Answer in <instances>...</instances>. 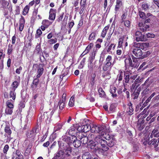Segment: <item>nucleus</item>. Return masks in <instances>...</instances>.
<instances>
[{"instance_id": "nucleus-26", "label": "nucleus", "mask_w": 159, "mask_h": 159, "mask_svg": "<svg viewBox=\"0 0 159 159\" xmlns=\"http://www.w3.org/2000/svg\"><path fill=\"white\" fill-rule=\"evenodd\" d=\"M82 159H91V156L88 152H85L82 155Z\"/></svg>"}, {"instance_id": "nucleus-21", "label": "nucleus", "mask_w": 159, "mask_h": 159, "mask_svg": "<svg viewBox=\"0 0 159 159\" xmlns=\"http://www.w3.org/2000/svg\"><path fill=\"white\" fill-rule=\"evenodd\" d=\"M65 102V99L63 98L62 100H61L58 102V105L59 106V108L60 110L63 109L64 107Z\"/></svg>"}, {"instance_id": "nucleus-15", "label": "nucleus", "mask_w": 159, "mask_h": 159, "mask_svg": "<svg viewBox=\"0 0 159 159\" xmlns=\"http://www.w3.org/2000/svg\"><path fill=\"white\" fill-rule=\"evenodd\" d=\"M139 16L140 18L143 19H145L147 18H148L149 17H152L153 16L150 13H148L147 14V16L146 15L145 13L142 11H139Z\"/></svg>"}, {"instance_id": "nucleus-31", "label": "nucleus", "mask_w": 159, "mask_h": 159, "mask_svg": "<svg viewBox=\"0 0 159 159\" xmlns=\"http://www.w3.org/2000/svg\"><path fill=\"white\" fill-rule=\"evenodd\" d=\"M4 131L5 133L9 136L11 133V131L8 125H6Z\"/></svg>"}, {"instance_id": "nucleus-5", "label": "nucleus", "mask_w": 159, "mask_h": 159, "mask_svg": "<svg viewBox=\"0 0 159 159\" xmlns=\"http://www.w3.org/2000/svg\"><path fill=\"white\" fill-rule=\"evenodd\" d=\"M105 129V126H102L100 125H93V126L91 127V133H102L104 131Z\"/></svg>"}, {"instance_id": "nucleus-35", "label": "nucleus", "mask_w": 159, "mask_h": 159, "mask_svg": "<svg viewBox=\"0 0 159 159\" xmlns=\"http://www.w3.org/2000/svg\"><path fill=\"white\" fill-rule=\"evenodd\" d=\"M126 37V36H123L122 37L120 38L119 39L118 46L119 47H121L124 41V39Z\"/></svg>"}, {"instance_id": "nucleus-62", "label": "nucleus", "mask_w": 159, "mask_h": 159, "mask_svg": "<svg viewBox=\"0 0 159 159\" xmlns=\"http://www.w3.org/2000/svg\"><path fill=\"white\" fill-rule=\"evenodd\" d=\"M21 154V153L18 150H17L16 151V153L13 154V157H14L15 158L16 157V156H17L20 155Z\"/></svg>"}, {"instance_id": "nucleus-9", "label": "nucleus", "mask_w": 159, "mask_h": 159, "mask_svg": "<svg viewBox=\"0 0 159 159\" xmlns=\"http://www.w3.org/2000/svg\"><path fill=\"white\" fill-rule=\"evenodd\" d=\"M150 137L151 139H150V137H149L148 139V144L149 145H152L155 148H156L158 146V143L159 140L158 142H157V139H152V135H151Z\"/></svg>"}, {"instance_id": "nucleus-6", "label": "nucleus", "mask_w": 159, "mask_h": 159, "mask_svg": "<svg viewBox=\"0 0 159 159\" xmlns=\"http://www.w3.org/2000/svg\"><path fill=\"white\" fill-rule=\"evenodd\" d=\"M76 136L78 138L80 139V142L82 144H85L88 143L89 140L87 136L83 134L82 132H77L76 134Z\"/></svg>"}, {"instance_id": "nucleus-2", "label": "nucleus", "mask_w": 159, "mask_h": 159, "mask_svg": "<svg viewBox=\"0 0 159 159\" xmlns=\"http://www.w3.org/2000/svg\"><path fill=\"white\" fill-rule=\"evenodd\" d=\"M95 141L102 146V151H107L109 149V148L107 145V141L103 139L102 135L97 136L95 139Z\"/></svg>"}, {"instance_id": "nucleus-8", "label": "nucleus", "mask_w": 159, "mask_h": 159, "mask_svg": "<svg viewBox=\"0 0 159 159\" xmlns=\"http://www.w3.org/2000/svg\"><path fill=\"white\" fill-rule=\"evenodd\" d=\"M135 37L136 40L138 42L139 41H146L147 39L144 34H142L140 32L137 31L136 32L135 34Z\"/></svg>"}, {"instance_id": "nucleus-47", "label": "nucleus", "mask_w": 159, "mask_h": 159, "mask_svg": "<svg viewBox=\"0 0 159 159\" xmlns=\"http://www.w3.org/2000/svg\"><path fill=\"white\" fill-rule=\"evenodd\" d=\"M39 79L37 78H35L34 79L33 82V84L35 86V87H37V85L38 84Z\"/></svg>"}, {"instance_id": "nucleus-63", "label": "nucleus", "mask_w": 159, "mask_h": 159, "mask_svg": "<svg viewBox=\"0 0 159 159\" xmlns=\"http://www.w3.org/2000/svg\"><path fill=\"white\" fill-rule=\"evenodd\" d=\"M141 80L142 79H139V77H138L135 80L134 83H136L137 84H139L141 82Z\"/></svg>"}, {"instance_id": "nucleus-33", "label": "nucleus", "mask_w": 159, "mask_h": 159, "mask_svg": "<svg viewBox=\"0 0 159 159\" xmlns=\"http://www.w3.org/2000/svg\"><path fill=\"white\" fill-rule=\"evenodd\" d=\"M152 136H154V137H159V130H153L151 134ZM158 139H159V138Z\"/></svg>"}, {"instance_id": "nucleus-39", "label": "nucleus", "mask_w": 159, "mask_h": 159, "mask_svg": "<svg viewBox=\"0 0 159 159\" xmlns=\"http://www.w3.org/2000/svg\"><path fill=\"white\" fill-rule=\"evenodd\" d=\"M13 109L6 107L5 110V113L7 115H11Z\"/></svg>"}, {"instance_id": "nucleus-40", "label": "nucleus", "mask_w": 159, "mask_h": 159, "mask_svg": "<svg viewBox=\"0 0 159 159\" xmlns=\"http://www.w3.org/2000/svg\"><path fill=\"white\" fill-rule=\"evenodd\" d=\"M95 34L94 33H92L89 35V39L90 41H93L95 39Z\"/></svg>"}, {"instance_id": "nucleus-55", "label": "nucleus", "mask_w": 159, "mask_h": 159, "mask_svg": "<svg viewBox=\"0 0 159 159\" xmlns=\"http://www.w3.org/2000/svg\"><path fill=\"white\" fill-rule=\"evenodd\" d=\"M115 47V45H114V44L112 43L109 46L108 49L107 50V52H110L111 49L112 48L113 49H114Z\"/></svg>"}, {"instance_id": "nucleus-25", "label": "nucleus", "mask_w": 159, "mask_h": 159, "mask_svg": "<svg viewBox=\"0 0 159 159\" xmlns=\"http://www.w3.org/2000/svg\"><path fill=\"white\" fill-rule=\"evenodd\" d=\"M114 143L115 139H114L107 141V145L108 147H113L114 145Z\"/></svg>"}, {"instance_id": "nucleus-14", "label": "nucleus", "mask_w": 159, "mask_h": 159, "mask_svg": "<svg viewBox=\"0 0 159 159\" xmlns=\"http://www.w3.org/2000/svg\"><path fill=\"white\" fill-rule=\"evenodd\" d=\"M17 78V81H15L12 83L11 84L12 88L11 89L16 90V89L18 87L20 82V77L18 76Z\"/></svg>"}, {"instance_id": "nucleus-36", "label": "nucleus", "mask_w": 159, "mask_h": 159, "mask_svg": "<svg viewBox=\"0 0 159 159\" xmlns=\"http://www.w3.org/2000/svg\"><path fill=\"white\" fill-rule=\"evenodd\" d=\"M102 136H103V138H105L107 140V141H108V140H110L111 139H114L113 137L109 134H106L104 135H102Z\"/></svg>"}, {"instance_id": "nucleus-13", "label": "nucleus", "mask_w": 159, "mask_h": 159, "mask_svg": "<svg viewBox=\"0 0 159 159\" xmlns=\"http://www.w3.org/2000/svg\"><path fill=\"white\" fill-rule=\"evenodd\" d=\"M37 129H34L31 130L29 131L27 134V137L28 138H32L36 134Z\"/></svg>"}, {"instance_id": "nucleus-23", "label": "nucleus", "mask_w": 159, "mask_h": 159, "mask_svg": "<svg viewBox=\"0 0 159 159\" xmlns=\"http://www.w3.org/2000/svg\"><path fill=\"white\" fill-rule=\"evenodd\" d=\"M77 137H76V139H75V141L73 143V145L74 147L76 148H79L81 146V142L79 139H77Z\"/></svg>"}, {"instance_id": "nucleus-60", "label": "nucleus", "mask_w": 159, "mask_h": 159, "mask_svg": "<svg viewBox=\"0 0 159 159\" xmlns=\"http://www.w3.org/2000/svg\"><path fill=\"white\" fill-rule=\"evenodd\" d=\"M132 58L133 59V62L134 63H135V64H136L137 65L138 63H136L138 62V61L137 58L136 57H135L133 55H132Z\"/></svg>"}, {"instance_id": "nucleus-46", "label": "nucleus", "mask_w": 159, "mask_h": 159, "mask_svg": "<svg viewBox=\"0 0 159 159\" xmlns=\"http://www.w3.org/2000/svg\"><path fill=\"white\" fill-rule=\"evenodd\" d=\"M137 127L139 130L141 131L144 128V126L142 124H140L138 123Z\"/></svg>"}, {"instance_id": "nucleus-18", "label": "nucleus", "mask_w": 159, "mask_h": 159, "mask_svg": "<svg viewBox=\"0 0 159 159\" xmlns=\"http://www.w3.org/2000/svg\"><path fill=\"white\" fill-rule=\"evenodd\" d=\"M132 104L131 103L129 104V107L127 108L126 111L127 113L129 115H131L133 113L134 109L132 106Z\"/></svg>"}, {"instance_id": "nucleus-51", "label": "nucleus", "mask_w": 159, "mask_h": 159, "mask_svg": "<svg viewBox=\"0 0 159 159\" xmlns=\"http://www.w3.org/2000/svg\"><path fill=\"white\" fill-rule=\"evenodd\" d=\"M146 36L147 38H154L155 37V35L152 33H148L146 34Z\"/></svg>"}, {"instance_id": "nucleus-19", "label": "nucleus", "mask_w": 159, "mask_h": 159, "mask_svg": "<svg viewBox=\"0 0 159 159\" xmlns=\"http://www.w3.org/2000/svg\"><path fill=\"white\" fill-rule=\"evenodd\" d=\"M116 89L115 87H112L110 89V93L111 94L112 96L114 98H116L117 96L116 93Z\"/></svg>"}, {"instance_id": "nucleus-7", "label": "nucleus", "mask_w": 159, "mask_h": 159, "mask_svg": "<svg viewBox=\"0 0 159 159\" xmlns=\"http://www.w3.org/2000/svg\"><path fill=\"white\" fill-rule=\"evenodd\" d=\"M76 136H71L70 137H68L66 136H64L62 138V140L66 142L67 144H66L69 145L70 146V144L73 143L75 139H76Z\"/></svg>"}, {"instance_id": "nucleus-64", "label": "nucleus", "mask_w": 159, "mask_h": 159, "mask_svg": "<svg viewBox=\"0 0 159 159\" xmlns=\"http://www.w3.org/2000/svg\"><path fill=\"white\" fill-rule=\"evenodd\" d=\"M15 159H23V156L21 154L16 156Z\"/></svg>"}, {"instance_id": "nucleus-45", "label": "nucleus", "mask_w": 159, "mask_h": 159, "mask_svg": "<svg viewBox=\"0 0 159 159\" xmlns=\"http://www.w3.org/2000/svg\"><path fill=\"white\" fill-rule=\"evenodd\" d=\"M116 106L115 104H112L110 106L109 109L111 111L114 112L115 111Z\"/></svg>"}, {"instance_id": "nucleus-24", "label": "nucleus", "mask_w": 159, "mask_h": 159, "mask_svg": "<svg viewBox=\"0 0 159 159\" xmlns=\"http://www.w3.org/2000/svg\"><path fill=\"white\" fill-rule=\"evenodd\" d=\"M49 21L48 20H43L42 22V24L44 26L42 25L41 27V29L43 31H44L45 30L46 28H48V26L49 25H46V23L49 22Z\"/></svg>"}, {"instance_id": "nucleus-50", "label": "nucleus", "mask_w": 159, "mask_h": 159, "mask_svg": "<svg viewBox=\"0 0 159 159\" xmlns=\"http://www.w3.org/2000/svg\"><path fill=\"white\" fill-rule=\"evenodd\" d=\"M127 15V13L126 11L124 12H123V14L122 16H121V19L122 20V22H123L124 20L126 18Z\"/></svg>"}, {"instance_id": "nucleus-28", "label": "nucleus", "mask_w": 159, "mask_h": 159, "mask_svg": "<svg viewBox=\"0 0 159 159\" xmlns=\"http://www.w3.org/2000/svg\"><path fill=\"white\" fill-rule=\"evenodd\" d=\"M98 144L95 141V142L93 141V144H92V146H91V148H95V149L98 151H102V149L101 148H98V146H96L97 144Z\"/></svg>"}, {"instance_id": "nucleus-43", "label": "nucleus", "mask_w": 159, "mask_h": 159, "mask_svg": "<svg viewBox=\"0 0 159 159\" xmlns=\"http://www.w3.org/2000/svg\"><path fill=\"white\" fill-rule=\"evenodd\" d=\"M41 49V48L40 45L38 44L36 46L34 52L37 53L39 54L40 52Z\"/></svg>"}, {"instance_id": "nucleus-61", "label": "nucleus", "mask_w": 159, "mask_h": 159, "mask_svg": "<svg viewBox=\"0 0 159 159\" xmlns=\"http://www.w3.org/2000/svg\"><path fill=\"white\" fill-rule=\"evenodd\" d=\"M22 67L21 66H20L18 68H17L16 69V73L18 74H20V72L22 70Z\"/></svg>"}, {"instance_id": "nucleus-52", "label": "nucleus", "mask_w": 159, "mask_h": 159, "mask_svg": "<svg viewBox=\"0 0 159 159\" xmlns=\"http://www.w3.org/2000/svg\"><path fill=\"white\" fill-rule=\"evenodd\" d=\"M9 147L8 145H6L3 148V152L4 153L7 154V152L8 150Z\"/></svg>"}, {"instance_id": "nucleus-49", "label": "nucleus", "mask_w": 159, "mask_h": 159, "mask_svg": "<svg viewBox=\"0 0 159 159\" xmlns=\"http://www.w3.org/2000/svg\"><path fill=\"white\" fill-rule=\"evenodd\" d=\"M139 85V84H136V83H134L131 86V90H133V89H136L138 88Z\"/></svg>"}, {"instance_id": "nucleus-54", "label": "nucleus", "mask_w": 159, "mask_h": 159, "mask_svg": "<svg viewBox=\"0 0 159 159\" xmlns=\"http://www.w3.org/2000/svg\"><path fill=\"white\" fill-rule=\"evenodd\" d=\"M80 4L81 7H85L86 6V0H81Z\"/></svg>"}, {"instance_id": "nucleus-20", "label": "nucleus", "mask_w": 159, "mask_h": 159, "mask_svg": "<svg viewBox=\"0 0 159 159\" xmlns=\"http://www.w3.org/2000/svg\"><path fill=\"white\" fill-rule=\"evenodd\" d=\"M122 2L121 0H116V5L115 6V10L116 11L119 10L120 7L121 6Z\"/></svg>"}, {"instance_id": "nucleus-12", "label": "nucleus", "mask_w": 159, "mask_h": 159, "mask_svg": "<svg viewBox=\"0 0 159 159\" xmlns=\"http://www.w3.org/2000/svg\"><path fill=\"white\" fill-rule=\"evenodd\" d=\"M56 12L57 11L56 10H54L52 8H51L49 11V19L52 20H54L55 18Z\"/></svg>"}, {"instance_id": "nucleus-17", "label": "nucleus", "mask_w": 159, "mask_h": 159, "mask_svg": "<svg viewBox=\"0 0 159 159\" xmlns=\"http://www.w3.org/2000/svg\"><path fill=\"white\" fill-rule=\"evenodd\" d=\"M97 136H94L93 134L90 133L89 134L87 137L88 140L89 141L90 144H93V140L95 141V139Z\"/></svg>"}, {"instance_id": "nucleus-53", "label": "nucleus", "mask_w": 159, "mask_h": 159, "mask_svg": "<svg viewBox=\"0 0 159 159\" xmlns=\"http://www.w3.org/2000/svg\"><path fill=\"white\" fill-rule=\"evenodd\" d=\"M7 107H8L10 108L13 109L14 106L11 102H7Z\"/></svg>"}, {"instance_id": "nucleus-41", "label": "nucleus", "mask_w": 159, "mask_h": 159, "mask_svg": "<svg viewBox=\"0 0 159 159\" xmlns=\"http://www.w3.org/2000/svg\"><path fill=\"white\" fill-rule=\"evenodd\" d=\"M139 93L138 92H135L134 91V93L132 94V97L134 99H136L138 98Z\"/></svg>"}, {"instance_id": "nucleus-4", "label": "nucleus", "mask_w": 159, "mask_h": 159, "mask_svg": "<svg viewBox=\"0 0 159 159\" xmlns=\"http://www.w3.org/2000/svg\"><path fill=\"white\" fill-rule=\"evenodd\" d=\"M124 78L125 82L126 83L131 84L134 82V81L137 78V75H132L130 73V75L128 72H124Z\"/></svg>"}, {"instance_id": "nucleus-57", "label": "nucleus", "mask_w": 159, "mask_h": 159, "mask_svg": "<svg viewBox=\"0 0 159 159\" xmlns=\"http://www.w3.org/2000/svg\"><path fill=\"white\" fill-rule=\"evenodd\" d=\"M62 127L61 125H59L57 126H56L54 128V130L55 132L59 130Z\"/></svg>"}, {"instance_id": "nucleus-56", "label": "nucleus", "mask_w": 159, "mask_h": 159, "mask_svg": "<svg viewBox=\"0 0 159 159\" xmlns=\"http://www.w3.org/2000/svg\"><path fill=\"white\" fill-rule=\"evenodd\" d=\"M57 42V39H51L50 40H48V42L50 43V44H53Z\"/></svg>"}, {"instance_id": "nucleus-44", "label": "nucleus", "mask_w": 159, "mask_h": 159, "mask_svg": "<svg viewBox=\"0 0 159 159\" xmlns=\"http://www.w3.org/2000/svg\"><path fill=\"white\" fill-rule=\"evenodd\" d=\"M29 10V7L28 6H26L24 9V11L23 12V14L25 15L27 14Z\"/></svg>"}, {"instance_id": "nucleus-30", "label": "nucleus", "mask_w": 159, "mask_h": 159, "mask_svg": "<svg viewBox=\"0 0 159 159\" xmlns=\"http://www.w3.org/2000/svg\"><path fill=\"white\" fill-rule=\"evenodd\" d=\"M15 90L11 89L10 92V97L12 98L14 100L16 98V93L15 92Z\"/></svg>"}, {"instance_id": "nucleus-22", "label": "nucleus", "mask_w": 159, "mask_h": 159, "mask_svg": "<svg viewBox=\"0 0 159 159\" xmlns=\"http://www.w3.org/2000/svg\"><path fill=\"white\" fill-rule=\"evenodd\" d=\"M43 65L42 64H40L37 69V73L42 75L44 69L43 68Z\"/></svg>"}, {"instance_id": "nucleus-32", "label": "nucleus", "mask_w": 159, "mask_h": 159, "mask_svg": "<svg viewBox=\"0 0 159 159\" xmlns=\"http://www.w3.org/2000/svg\"><path fill=\"white\" fill-rule=\"evenodd\" d=\"M149 5L148 4L147 2H144L143 3L142 6V7L143 10L146 11L148 10L149 9Z\"/></svg>"}, {"instance_id": "nucleus-16", "label": "nucleus", "mask_w": 159, "mask_h": 159, "mask_svg": "<svg viewBox=\"0 0 159 159\" xmlns=\"http://www.w3.org/2000/svg\"><path fill=\"white\" fill-rule=\"evenodd\" d=\"M104 65L103 66L102 69L103 71H105L110 69L111 68V63L110 62H107L106 63H104Z\"/></svg>"}, {"instance_id": "nucleus-3", "label": "nucleus", "mask_w": 159, "mask_h": 159, "mask_svg": "<svg viewBox=\"0 0 159 159\" xmlns=\"http://www.w3.org/2000/svg\"><path fill=\"white\" fill-rule=\"evenodd\" d=\"M125 72H129V73L131 69L133 68H135L137 66V65L135 63H133L132 59L130 57H127L125 60Z\"/></svg>"}, {"instance_id": "nucleus-37", "label": "nucleus", "mask_w": 159, "mask_h": 159, "mask_svg": "<svg viewBox=\"0 0 159 159\" xmlns=\"http://www.w3.org/2000/svg\"><path fill=\"white\" fill-rule=\"evenodd\" d=\"M149 26L147 25H144V26L140 28V30L143 32L147 31V29L149 28Z\"/></svg>"}, {"instance_id": "nucleus-1", "label": "nucleus", "mask_w": 159, "mask_h": 159, "mask_svg": "<svg viewBox=\"0 0 159 159\" xmlns=\"http://www.w3.org/2000/svg\"><path fill=\"white\" fill-rule=\"evenodd\" d=\"M59 147L62 150L58 151L54 154L52 159H71L72 157V148L65 143H59Z\"/></svg>"}, {"instance_id": "nucleus-11", "label": "nucleus", "mask_w": 159, "mask_h": 159, "mask_svg": "<svg viewBox=\"0 0 159 159\" xmlns=\"http://www.w3.org/2000/svg\"><path fill=\"white\" fill-rule=\"evenodd\" d=\"M132 49V53L135 56L139 58L140 57L142 56L143 52L141 49L137 48H133Z\"/></svg>"}, {"instance_id": "nucleus-10", "label": "nucleus", "mask_w": 159, "mask_h": 159, "mask_svg": "<svg viewBox=\"0 0 159 159\" xmlns=\"http://www.w3.org/2000/svg\"><path fill=\"white\" fill-rule=\"evenodd\" d=\"M91 126L89 125H84L79 127L78 130L84 132H87L91 130Z\"/></svg>"}, {"instance_id": "nucleus-34", "label": "nucleus", "mask_w": 159, "mask_h": 159, "mask_svg": "<svg viewBox=\"0 0 159 159\" xmlns=\"http://www.w3.org/2000/svg\"><path fill=\"white\" fill-rule=\"evenodd\" d=\"M123 22L125 26L127 28H126V30H129L130 25V21L127 20L125 21L124 20Z\"/></svg>"}, {"instance_id": "nucleus-48", "label": "nucleus", "mask_w": 159, "mask_h": 159, "mask_svg": "<svg viewBox=\"0 0 159 159\" xmlns=\"http://www.w3.org/2000/svg\"><path fill=\"white\" fill-rule=\"evenodd\" d=\"M13 51V48L12 46L11 45L10 46V44L8 45V48L7 50V54L8 55H10L12 52Z\"/></svg>"}, {"instance_id": "nucleus-38", "label": "nucleus", "mask_w": 159, "mask_h": 159, "mask_svg": "<svg viewBox=\"0 0 159 159\" xmlns=\"http://www.w3.org/2000/svg\"><path fill=\"white\" fill-rule=\"evenodd\" d=\"M100 96L101 97H103L105 95V93L102 88H99L98 90Z\"/></svg>"}, {"instance_id": "nucleus-42", "label": "nucleus", "mask_w": 159, "mask_h": 159, "mask_svg": "<svg viewBox=\"0 0 159 159\" xmlns=\"http://www.w3.org/2000/svg\"><path fill=\"white\" fill-rule=\"evenodd\" d=\"M102 76L104 77H107V79H109L111 77L110 76V73L109 71H107L106 73H104L102 74Z\"/></svg>"}, {"instance_id": "nucleus-59", "label": "nucleus", "mask_w": 159, "mask_h": 159, "mask_svg": "<svg viewBox=\"0 0 159 159\" xmlns=\"http://www.w3.org/2000/svg\"><path fill=\"white\" fill-rule=\"evenodd\" d=\"M123 72L121 71L118 77V80L121 81L122 80L123 78Z\"/></svg>"}, {"instance_id": "nucleus-58", "label": "nucleus", "mask_w": 159, "mask_h": 159, "mask_svg": "<svg viewBox=\"0 0 159 159\" xmlns=\"http://www.w3.org/2000/svg\"><path fill=\"white\" fill-rule=\"evenodd\" d=\"M25 23V19L24 17L22 16L20 19V24H22L24 25Z\"/></svg>"}, {"instance_id": "nucleus-29", "label": "nucleus", "mask_w": 159, "mask_h": 159, "mask_svg": "<svg viewBox=\"0 0 159 159\" xmlns=\"http://www.w3.org/2000/svg\"><path fill=\"white\" fill-rule=\"evenodd\" d=\"M109 28V26H105L103 30L101 33V36L104 38L105 37V35L107 34V32Z\"/></svg>"}, {"instance_id": "nucleus-27", "label": "nucleus", "mask_w": 159, "mask_h": 159, "mask_svg": "<svg viewBox=\"0 0 159 159\" xmlns=\"http://www.w3.org/2000/svg\"><path fill=\"white\" fill-rule=\"evenodd\" d=\"M76 130L75 129V127H72L70 128V129L68 134L70 135H71V136H75V133L76 134L77 132H76Z\"/></svg>"}]
</instances>
